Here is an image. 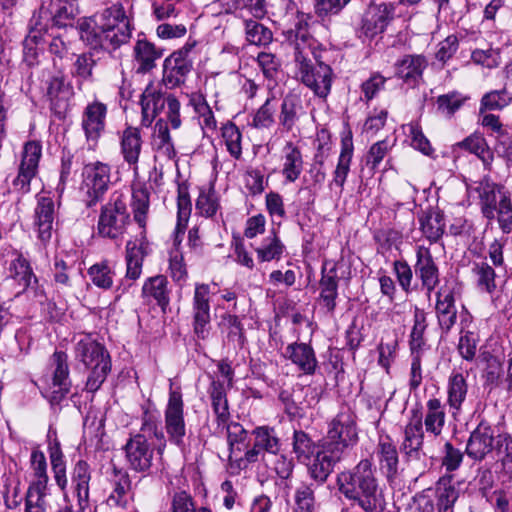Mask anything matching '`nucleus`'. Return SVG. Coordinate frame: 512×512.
Instances as JSON below:
<instances>
[{
	"label": "nucleus",
	"instance_id": "nucleus-1",
	"mask_svg": "<svg viewBox=\"0 0 512 512\" xmlns=\"http://www.w3.org/2000/svg\"><path fill=\"white\" fill-rule=\"evenodd\" d=\"M359 440L356 416L342 408L329 422L326 436L319 444L315 457L308 464V473L317 483L324 484L334 467Z\"/></svg>",
	"mask_w": 512,
	"mask_h": 512
},
{
	"label": "nucleus",
	"instance_id": "nucleus-2",
	"mask_svg": "<svg viewBox=\"0 0 512 512\" xmlns=\"http://www.w3.org/2000/svg\"><path fill=\"white\" fill-rule=\"evenodd\" d=\"M97 18L83 19L78 25L81 40L91 49L115 50L131 38V21L121 2L105 8Z\"/></svg>",
	"mask_w": 512,
	"mask_h": 512
},
{
	"label": "nucleus",
	"instance_id": "nucleus-3",
	"mask_svg": "<svg viewBox=\"0 0 512 512\" xmlns=\"http://www.w3.org/2000/svg\"><path fill=\"white\" fill-rule=\"evenodd\" d=\"M294 45L295 78L308 87L313 93L326 98L331 91L333 71L321 60L320 52L316 51V42L302 27L310 16H300Z\"/></svg>",
	"mask_w": 512,
	"mask_h": 512
},
{
	"label": "nucleus",
	"instance_id": "nucleus-4",
	"mask_svg": "<svg viewBox=\"0 0 512 512\" xmlns=\"http://www.w3.org/2000/svg\"><path fill=\"white\" fill-rule=\"evenodd\" d=\"M336 484L339 492L363 511L382 512L383 494L370 459H362L353 468L338 473Z\"/></svg>",
	"mask_w": 512,
	"mask_h": 512
},
{
	"label": "nucleus",
	"instance_id": "nucleus-5",
	"mask_svg": "<svg viewBox=\"0 0 512 512\" xmlns=\"http://www.w3.org/2000/svg\"><path fill=\"white\" fill-rule=\"evenodd\" d=\"M479 199L482 215L488 219H497L500 229L508 234L512 231V202L510 193L502 184L494 182L484 175L473 188Z\"/></svg>",
	"mask_w": 512,
	"mask_h": 512
},
{
	"label": "nucleus",
	"instance_id": "nucleus-6",
	"mask_svg": "<svg viewBox=\"0 0 512 512\" xmlns=\"http://www.w3.org/2000/svg\"><path fill=\"white\" fill-rule=\"evenodd\" d=\"M75 359L90 372L86 381V390L94 393L100 389L111 371V357L105 346L91 335H85L75 345Z\"/></svg>",
	"mask_w": 512,
	"mask_h": 512
},
{
	"label": "nucleus",
	"instance_id": "nucleus-7",
	"mask_svg": "<svg viewBox=\"0 0 512 512\" xmlns=\"http://www.w3.org/2000/svg\"><path fill=\"white\" fill-rule=\"evenodd\" d=\"M405 462L416 472L422 473L428 466V455L424 449V430L422 413L414 409L404 427L403 441L400 445Z\"/></svg>",
	"mask_w": 512,
	"mask_h": 512
},
{
	"label": "nucleus",
	"instance_id": "nucleus-8",
	"mask_svg": "<svg viewBox=\"0 0 512 512\" xmlns=\"http://www.w3.org/2000/svg\"><path fill=\"white\" fill-rule=\"evenodd\" d=\"M129 223L130 214L126 198L121 192L115 191L101 208L98 232L103 237L117 239L125 233Z\"/></svg>",
	"mask_w": 512,
	"mask_h": 512
},
{
	"label": "nucleus",
	"instance_id": "nucleus-9",
	"mask_svg": "<svg viewBox=\"0 0 512 512\" xmlns=\"http://www.w3.org/2000/svg\"><path fill=\"white\" fill-rule=\"evenodd\" d=\"M82 185L85 191L84 203L86 207L96 206L103 200L111 184V167L103 162L96 161L84 165L82 170Z\"/></svg>",
	"mask_w": 512,
	"mask_h": 512
},
{
	"label": "nucleus",
	"instance_id": "nucleus-10",
	"mask_svg": "<svg viewBox=\"0 0 512 512\" xmlns=\"http://www.w3.org/2000/svg\"><path fill=\"white\" fill-rule=\"evenodd\" d=\"M164 421L169 441L177 447H184L186 423L182 393L179 389L170 388L168 403L164 411Z\"/></svg>",
	"mask_w": 512,
	"mask_h": 512
},
{
	"label": "nucleus",
	"instance_id": "nucleus-11",
	"mask_svg": "<svg viewBox=\"0 0 512 512\" xmlns=\"http://www.w3.org/2000/svg\"><path fill=\"white\" fill-rule=\"evenodd\" d=\"M498 435H495L494 428L482 420L470 433L467 440L465 453L474 462H482L488 458L494 459Z\"/></svg>",
	"mask_w": 512,
	"mask_h": 512
},
{
	"label": "nucleus",
	"instance_id": "nucleus-12",
	"mask_svg": "<svg viewBox=\"0 0 512 512\" xmlns=\"http://www.w3.org/2000/svg\"><path fill=\"white\" fill-rule=\"evenodd\" d=\"M49 367L52 372V383L44 396L52 405H57L67 396L71 388L67 354L64 351H55L49 359Z\"/></svg>",
	"mask_w": 512,
	"mask_h": 512
},
{
	"label": "nucleus",
	"instance_id": "nucleus-13",
	"mask_svg": "<svg viewBox=\"0 0 512 512\" xmlns=\"http://www.w3.org/2000/svg\"><path fill=\"white\" fill-rule=\"evenodd\" d=\"M191 47L185 45L164 60L162 82L168 89L183 85L192 71Z\"/></svg>",
	"mask_w": 512,
	"mask_h": 512
},
{
	"label": "nucleus",
	"instance_id": "nucleus-14",
	"mask_svg": "<svg viewBox=\"0 0 512 512\" xmlns=\"http://www.w3.org/2000/svg\"><path fill=\"white\" fill-rule=\"evenodd\" d=\"M42 156V146L38 141H28L23 148L18 174L12 181L13 188L26 194L30 191L32 179L38 172L39 161Z\"/></svg>",
	"mask_w": 512,
	"mask_h": 512
},
{
	"label": "nucleus",
	"instance_id": "nucleus-15",
	"mask_svg": "<svg viewBox=\"0 0 512 512\" xmlns=\"http://www.w3.org/2000/svg\"><path fill=\"white\" fill-rule=\"evenodd\" d=\"M128 467L137 473L151 472L155 449L142 435H131L124 446Z\"/></svg>",
	"mask_w": 512,
	"mask_h": 512
},
{
	"label": "nucleus",
	"instance_id": "nucleus-16",
	"mask_svg": "<svg viewBox=\"0 0 512 512\" xmlns=\"http://www.w3.org/2000/svg\"><path fill=\"white\" fill-rule=\"evenodd\" d=\"M56 215L57 208L53 196L48 193L37 194L33 214V226L37 232L38 239L42 243L50 241Z\"/></svg>",
	"mask_w": 512,
	"mask_h": 512
},
{
	"label": "nucleus",
	"instance_id": "nucleus-17",
	"mask_svg": "<svg viewBox=\"0 0 512 512\" xmlns=\"http://www.w3.org/2000/svg\"><path fill=\"white\" fill-rule=\"evenodd\" d=\"M210 287L208 284H196L193 296V330L200 339H206L210 323Z\"/></svg>",
	"mask_w": 512,
	"mask_h": 512
},
{
	"label": "nucleus",
	"instance_id": "nucleus-18",
	"mask_svg": "<svg viewBox=\"0 0 512 512\" xmlns=\"http://www.w3.org/2000/svg\"><path fill=\"white\" fill-rule=\"evenodd\" d=\"M394 13L395 6L393 3L383 2L369 5L362 18V33L369 38L382 33L393 19Z\"/></svg>",
	"mask_w": 512,
	"mask_h": 512
},
{
	"label": "nucleus",
	"instance_id": "nucleus-19",
	"mask_svg": "<svg viewBox=\"0 0 512 512\" xmlns=\"http://www.w3.org/2000/svg\"><path fill=\"white\" fill-rule=\"evenodd\" d=\"M414 272L421 281L422 287L430 295L439 284L440 273L429 248L424 246L417 247Z\"/></svg>",
	"mask_w": 512,
	"mask_h": 512
},
{
	"label": "nucleus",
	"instance_id": "nucleus-20",
	"mask_svg": "<svg viewBox=\"0 0 512 512\" xmlns=\"http://www.w3.org/2000/svg\"><path fill=\"white\" fill-rule=\"evenodd\" d=\"M92 479L91 465L83 459H78L71 469L72 493L81 508L90 506V482Z\"/></svg>",
	"mask_w": 512,
	"mask_h": 512
},
{
	"label": "nucleus",
	"instance_id": "nucleus-21",
	"mask_svg": "<svg viewBox=\"0 0 512 512\" xmlns=\"http://www.w3.org/2000/svg\"><path fill=\"white\" fill-rule=\"evenodd\" d=\"M328 264L325 261L321 269L318 302L327 312L333 313L336 309V300L338 298V264L333 263L330 268H328Z\"/></svg>",
	"mask_w": 512,
	"mask_h": 512
},
{
	"label": "nucleus",
	"instance_id": "nucleus-22",
	"mask_svg": "<svg viewBox=\"0 0 512 512\" xmlns=\"http://www.w3.org/2000/svg\"><path fill=\"white\" fill-rule=\"evenodd\" d=\"M106 104L95 100L89 103L82 114V129L87 141L96 143L105 129Z\"/></svg>",
	"mask_w": 512,
	"mask_h": 512
},
{
	"label": "nucleus",
	"instance_id": "nucleus-23",
	"mask_svg": "<svg viewBox=\"0 0 512 512\" xmlns=\"http://www.w3.org/2000/svg\"><path fill=\"white\" fill-rule=\"evenodd\" d=\"M149 254V243L140 231L139 238L130 240L126 244V275L127 280L135 281L142 273L144 258Z\"/></svg>",
	"mask_w": 512,
	"mask_h": 512
},
{
	"label": "nucleus",
	"instance_id": "nucleus-24",
	"mask_svg": "<svg viewBox=\"0 0 512 512\" xmlns=\"http://www.w3.org/2000/svg\"><path fill=\"white\" fill-rule=\"evenodd\" d=\"M140 103L142 110L141 123L143 126L149 127L168 103V95H165L159 87L150 83L143 91Z\"/></svg>",
	"mask_w": 512,
	"mask_h": 512
},
{
	"label": "nucleus",
	"instance_id": "nucleus-25",
	"mask_svg": "<svg viewBox=\"0 0 512 512\" xmlns=\"http://www.w3.org/2000/svg\"><path fill=\"white\" fill-rule=\"evenodd\" d=\"M436 315L443 333L448 334L456 323L457 311L455 307L454 292L441 287L436 293Z\"/></svg>",
	"mask_w": 512,
	"mask_h": 512
},
{
	"label": "nucleus",
	"instance_id": "nucleus-26",
	"mask_svg": "<svg viewBox=\"0 0 512 512\" xmlns=\"http://www.w3.org/2000/svg\"><path fill=\"white\" fill-rule=\"evenodd\" d=\"M109 483L112 491L109 494L106 502L110 507H126L128 504V494L132 488L130 476L126 470L113 466Z\"/></svg>",
	"mask_w": 512,
	"mask_h": 512
},
{
	"label": "nucleus",
	"instance_id": "nucleus-27",
	"mask_svg": "<svg viewBox=\"0 0 512 512\" xmlns=\"http://www.w3.org/2000/svg\"><path fill=\"white\" fill-rule=\"evenodd\" d=\"M376 456L380 470L388 482H393L398 475L399 454L396 445L389 439H381L376 447Z\"/></svg>",
	"mask_w": 512,
	"mask_h": 512
},
{
	"label": "nucleus",
	"instance_id": "nucleus-28",
	"mask_svg": "<svg viewBox=\"0 0 512 512\" xmlns=\"http://www.w3.org/2000/svg\"><path fill=\"white\" fill-rule=\"evenodd\" d=\"M285 355L305 375H313L318 367L314 349L307 343L289 344L286 347Z\"/></svg>",
	"mask_w": 512,
	"mask_h": 512
},
{
	"label": "nucleus",
	"instance_id": "nucleus-29",
	"mask_svg": "<svg viewBox=\"0 0 512 512\" xmlns=\"http://www.w3.org/2000/svg\"><path fill=\"white\" fill-rule=\"evenodd\" d=\"M426 66L425 57L421 55H405L395 63V75L407 85L414 87L421 80Z\"/></svg>",
	"mask_w": 512,
	"mask_h": 512
},
{
	"label": "nucleus",
	"instance_id": "nucleus-30",
	"mask_svg": "<svg viewBox=\"0 0 512 512\" xmlns=\"http://www.w3.org/2000/svg\"><path fill=\"white\" fill-rule=\"evenodd\" d=\"M56 436V432H54ZM48 454L51 463L54 480L62 492H65L68 485L66 475V461L62 452L60 441L57 437L51 438V431L48 433Z\"/></svg>",
	"mask_w": 512,
	"mask_h": 512
},
{
	"label": "nucleus",
	"instance_id": "nucleus-31",
	"mask_svg": "<svg viewBox=\"0 0 512 512\" xmlns=\"http://www.w3.org/2000/svg\"><path fill=\"white\" fill-rule=\"evenodd\" d=\"M467 393L468 384L464 375L460 372H452L447 382V404L453 416L461 412Z\"/></svg>",
	"mask_w": 512,
	"mask_h": 512
},
{
	"label": "nucleus",
	"instance_id": "nucleus-32",
	"mask_svg": "<svg viewBox=\"0 0 512 512\" xmlns=\"http://www.w3.org/2000/svg\"><path fill=\"white\" fill-rule=\"evenodd\" d=\"M420 229L423 235L431 242H438L445 231L443 212L438 208H430L419 217Z\"/></svg>",
	"mask_w": 512,
	"mask_h": 512
},
{
	"label": "nucleus",
	"instance_id": "nucleus-33",
	"mask_svg": "<svg viewBox=\"0 0 512 512\" xmlns=\"http://www.w3.org/2000/svg\"><path fill=\"white\" fill-rule=\"evenodd\" d=\"M353 150L354 147L352 135L349 133V135L343 137L341 140V152L338 158L336 169L333 173V180L329 184L331 188L333 185L337 186L340 189V193L343 191L344 184L350 171Z\"/></svg>",
	"mask_w": 512,
	"mask_h": 512
},
{
	"label": "nucleus",
	"instance_id": "nucleus-34",
	"mask_svg": "<svg viewBox=\"0 0 512 512\" xmlns=\"http://www.w3.org/2000/svg\"><path fill=\"white\" fill-rule=\"evenodd\" d=\"M134 57L138 64L137 71L146 73L152 70L156 60L162 57L163 50L145 39H139L134 46Z\"/></svg>",
	"mask_w": 512,
	"mask_h": 512
},
{
	"label": "nucleus",
	"instance_id": "nucleus-35",
	"mask_svg": "<svg viewBox=\"0 0 512 512\" xmlns=\"http://www.w3.org/2000/svg\"><path fill=\"white\" fill-rule=\"evenodd\" d=\"M120 146L124 160L129 165H136L142 149L141 131L132 126L124 129L121 136Z\"/></svg>",
	"mask_w": 512,
	"mask_h": 512
},
{
	"label": "nucleus",
	"instance_id": "nucleus-36",
	"mask_svg": "<svg viewBox=\"0 0 512 512\" xmlns=\"http://www.w3.org/2000/svg\"><path fill=\"white\" fill-rule=\"evenodd\" d=\"M135 435H142L147 441L151 438L157 439L159 444L156 451L160 458L162 457L167 441L163 431L159 428L157 414L145 409L141 417V428Z\"/></svg>",
	"mask_w": 512,
	"mask_h": 512
},
{
	"label": "nucleus",
	"instance_id": "nucleus-37",
	"mask_svg": "<svg viewBox=\"0 0 512 512\" xmlns=\"http://www.w3.org/2000/svg\"><path fill=\"white\" fill-rule=\"evenodd\" d=\"M303 114L304 108L299 96L295 94L286 95L281 104L280 125L289 132Z\"/></svg>",
	"mask_w": 512,
	"mask_h": 512
},
{
	"label": "nucleus",
	"instance_id": "nucleus-38",
	"mask_svg": "<svg viewBox=\"0 0 512 512\" xmlns=\"http://www.w3.org/2000/svg\"><path fill=\"white\" fill-rule=\"evenodd\" d=\"M167 285V278L163 275L150 277L143 284L142 296L144 298H153L161 309L165 311L170 301Z\"/></svg>",
	"mask_w": 512,
	"mask_h": 512
},
{
	"label": "nucleus",
	"instance_id": "nucleus-39",
	"mask_svg": "<svg viewBox=\"0 0 512 512\" xmlns=\"http://www.w3.org/2000/svg\"><path fill=\"white\" fill-rule=\"evenodd\" d=\"M10 276L23 286V290H33L38 295V280L33 274L29 262L22 256H18L10 264Z\"/></svg>",
	"mask_w": 512,
	"mask_h": 512
},
{
	"label": "nucleus",
	"instance_id": "nucleus-40",
	"mask_svg": "<svg viewBox=\"0 0 512 512\" xmlns=\"http://www.w3.org/2000/svg\"><path fill=\"white\" fill-rule=\"evenodd\" d=\"M457 147L475 154L483 162L486 169H491L494 155L487 145L485 138L478 133L466 137L456 144Z\"/></svg>",
	"mask_w": 512,
	"mask_h": 512
},
{
	"label": "nucleus",
	"instance_id": "nucleus-41",
	"mask_svg": "<svg viewBox=\"0 0 512 512\" xmlns=\"http://www.w3.org/2000/svg\"><path fill=\"white\" fill-rule=\"evenodd\" d=\"M209 395L218 426H225L230 418L226 389L220 381H212Z\"/></svg>",
	"mask_w": 512,
	"mask_h": 512
},
{
	"label": "nucleus",
	"instance_id": "nucleus-42",
	"mask_svg": "<svg viewBox=\"0 0 512 512\" xmlns=\"http://www.w3.org/2000/svg\"><path fill=\"white\" fill-rule=\"evenodd\" d=\"M282 173L289 182H294L300 176L303 169L302 155L298 147L292 142H287L283 148Z\"/></svg>",
	"mask_w": 512,
	"mask_h": 512
},
{
	"label": "nucleus",
	"instance_id": "nucleus-43",
	"mask_svg": "<svg viewBox=\"0 0 512 512\" xmlns=\"http://www.w3.org/2000/svg\"><path fill=\"white\" fill-rule=\"evenodd\" d=\"M97 64L93 51H87L75 55V60L71 67V76L77 80L78 88H81L83 82L93 80V70Z\"/></svg>",
	"mask_w": 512,
	"mask_h": 512
},
{
	"label": "nucleus",
	"instance_id": "nucleus-44",
	"mask_svg": "<svg viewBox=\"0 0 512 512\" xmlns=\"http://www.w3.org/2000/svg\"><path fill=\"white\" fill-rule=\"evenodd\" d=\"M427 412L424 419L425 430L428 433L438 436L441 434L445 424V410L438 398H431L426 403Z\"/></svg>",
	"mask_w": 512,
	"mask_h": 512
},
{
	"label": "nucleus",
	"instance_id": "nucleus-45",
	"mask_svg": "<svg viewBox=\"0 0 512 512\" xmlns=\"http://www.w3.org/2000/svg\"><path fill=\"white\" fill-rule=\"evenodd\" d=\"M459 497V492L451 477H442L436 483L437 509L445 512L452 508Z\"/></svg>",
	"mask_w": 512,
	"mask_h": 512
},
{
	"label": "nucleus",
	"instance_id": "nucleus-46",
	"mask_svg": "<svg viewBox=\"0 0 512 512\" xmlns=\"http://www.w3.org/2000/svg\"><path fill=\"white\" fill-rule=\"evenodd\" d=\"M154 143L157 151L168 159H173L176 156V150L170 135L167 122L160 118L156 121L154 126Z\"/></svg>",
	"mask_w": 512,
	"mask_h": 512
},
{
	"label": "nucleus",
	"instance_id": "nucleus-47",
	"mask_svg": "<svg viewBox=\"0 0 512 512\" xmlns=\"http://www.w3.org/2000/svg\"><path fill=\"white\" fill-rule=\"evenodd\" d=\"M30 464L33 471L34 481L30 484L29 488L47 490L49 477L47 474V462L44 453L39 449L32 450Z\"/></svg>",
	"mask_w": 512,
	"mask_h": 512
},
{
	"label": "nucleus",
	"instance_id": "nucleus-48",
	"mask_svg": "<svg viewBox=\"0 0 512 512\" xmlns=\"http://www.w3.org/2000/svg\"><path fill=\"white\" fill-rule=\"evenodd\" d=\"M256 447L261 448L264 453L263 456L271 458L274 453L280 450V440L274 430L267 426L257 427L254 429Z\"/></svg>",
	"mask_w": 512,
	"mask_h": 512
},
{
	"label": "nucleus",
	"instance_id": "nucleus-49",
	"mask_svg": "<svg viewBox=\"0 0 512 512\" xmlns=\"http://www.w3.org/2000/svg\"><path fill=\"white\" fill-rule=\"evenodd\" d=\"M313 482L300 483L295 489L294 500L297 511L313 512L315 507V490L323 484L317 483L313 478Z\"/></svg>",
	"mask_w": 512,
	"mask_h": 512
},
{
	"label": "nucleus",
	"instance_id": "nucleus-50",
	"mask_svg": "<svg viewBox=\"0 0 512 512\" xmlns=\"http://www.w3.org/2000/svg\"><path fill=\"white\" fill-rule=\"evenodd\" d=\"M351 0H312L314 14L322 23L331 21L338 16Z\"/></svg>",
	"mask_w": 512,
	"mask_h": 512
},
{
	"label": "nucleus",
	"instance_id": "nucleus-51",
	"mask_svg": "<svg viewBox=\"0 0 512 512\" xmlns=\"http://www.w3.org/2000/svg\"><path fill=\"white\" fill-rule=\"evenodd\" d=\"M413 322L409 339L410 350L421 353L425 345L424 333L427 328L426 313L423 309L415 308Z\"/></svg>",
	"mask_w": 512,
	"mask_h": 512
},
{
	"label": "nucleus",
	"instance_id": "nucleus-52",
	"mask_svg": "<svg viewBox=\"0 0 512 512\" xmlns=\"http://www.w3.org/2000/svg\"><path fill=\"white\" fill-rule=\"evenodd\" d=\"M221 136L230 156L237 160L240 159L242 155V134L239 128L233 122L228 121L221 127Z\"/></svg>",
	"mask_w": 512,
	"mask_h": 512
},
{
	"label": "nucleus",
	"instance_id": "nucleus-53",
	"mask_svg": "<svg viewBox=\"0 0 512 512\" xmlns=\"http://www.w3.org/2000/svg\"><path fill=\"white\" fill-rule=\"evenodd\" d=\"M284 245L278 236L273 233L264 239L262 245L256 248L258 260L261 262H269L272 260H279L284 252Z\"/></svg>",
	"mask_w": 512,
	"mask_h": 512
},
{
	"label": "nucleus",
	"instance_id": "nucleus-54",
	"mask_svg": "<svg viewBox=\"0 0 512 512\" xmlns=\"http://www.w3.org/2000/svg\"><path fill=\"white\" fill-rule=\"evenodd\" d=\"M293 452L299 462H306L315 454V443L310 436L302 431L295 430L293 433Z\"/></svg>",
	"mask_w": 512,
	"mask_h": 512
},
{
	"label": "nucleus",
	"instance_id": "nucleus-55",
	"mask_svg": "<svg viewBox=\"0 0 512 512\" xmlns=\"http://www.w3.org/2000/svg\"><path fill=\"white\" fill-rule=\"evenodd\" d=\"M132 208L134 220L138 223L140 231H144L146 236L145 226L146 217L149 209V193L146 189H137L132 194Z\"/></svg>",
	"mask_w": 512,
	"mask_h": 512
},
{
	"label": "nucleus",
	"instance_id": "nucleus-56",
	"mask_svg": "<svg viewBox=\"0 0 512 512\" xmlns=\"http://www.w3.org/2000/svg\"><path fill=\"white\" fill-rule=\"evenodd\" d=\"M216 3L222 7L224 13H231L243 7H249L252 14L261 18L266 14L264 0H216Z\"/></svg>",
	"mask_w": 512,
	"mask_h": 512
},
{
	"label": "nucleus",
	"instance_id": "nucleus-57",
	"mask_svg": "<svg viewBox=\"0 0 512 512\" xmlns=\"http://www.w3.org/2000/svg\"><path fill=\"white\" fill-rule=\"evenodd\" d=\"M87 273L92 283L98 288L108 290L113 286L114 271L107 261L92 265Z\"/></svg>",
	"mask_w": 512,
	"mask_h": 512
},
{
	"label": "nucleus",
	"instance_id": "nucleus-58",
	"mask_svg": "<svg viewBox=\"0 0 512 512\" xmlns=\"http://www.w3.org/2000/svg\"><path fill=\"white\" fill-rule=\"evenodd\" d=\"M509 83L506 82L505 86L501 90H494L486 93L481 99V108L483 110H501L512 100V94L508 93Z\"/></svg>",
	"mask_w": 512,
	"mask_h": 512
},
{
	"label": "nucleus",
	"instance_id": "nucleus-59",
	"mask_svg": "<svg viewBox=\"0 0 512 512\" xmlns=\"http://www.w3.org/2000/svg\"><path fill=\"white\" fill-rule=\"evenodd\" d=\"M244 23L246 39L249 43L267 45L272 41V32L268 27L252 19L245 20Z\"/></svg>",
	"mask_w": 512,
	"mask_h": 512
},
{
	"label": "nucleus",
	"instance_id": "nucleus-60",
	"mask_svg": "<svg viewBox=\"0 0 512 512\" xmlns=\"http://www.w3.org/2000/svg\"><path fill=\"white\" fill-rule=\"evenodd\" d=\"M220 325L227 332L229 342L236 343L239 347H243L246 341L244 328L236 315L224 314Z\"/></svg>",
	"mask_w": 512,
	"mask_h": 512
},
{
	"label": "nucleus",
	"instance_id": "nucleus-61",
	"mask_svg": "<svg viewBox=\"0 0 512 512\" xmlns=\"http://www.w3.org/2000/svg\"><path fill=\"white\" fill-rule=\"evenodd\" d=\"M495 452L501 461L505 475L512 480V436L499 434Z\"/></svg>",
	"mask_w": 512,
	"mask_h": 512
},
{
	"label": "nucleus",
	"instance_id": "nucleus-62",
	"mask_svg": "<svg viewBox=\"0 0 512 512\" xmlns=\"http://www.w3.org/2000/svg\"><path fill=\"white\" fill-rule=\"evenodd\" d=\"M468 98L457 91L438 96L437 110L446 117H452Z\"/></svg>",
	"mask_w": 512,
	"mask_h": 512
},
{
	"label": "nucleus",
	"instance_id": "nucleus-63",
	"mask_svg": "<svg viewBox=\"0 0 512 512\" xmlns=\"http://www.w3.org/2000/svg\"><path fill=\"white\" fill-rule=\"evenodd\" d=\"M229 451L242 452L248 445V432L239 423H226Z\"/></svg>",
	"mask_w": 512,
	"mask_h": 512
},
{
	"label": "nucleus",
	"instance_id": "nucleus-64",
	"mask_svg": "<svg viewBox=\"0 0 512 512\" xmlns=\"http://www.w3.org/2000/svg\"><path fill=\"white\" fill-rule=\"evenodd\" d=\"M477 278V286L481 291L492 293L496 289L495 271L486 262L476 263L472 269Z\"/></svg>",
	"mask_w": 512,
	"mask_h": 512
}]
</instances>
